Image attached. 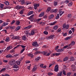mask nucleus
I'll use <instances>...</instances> for the list:
<instances>
[{
	"instance_id": "13",
	"label": "nucleus",
	"mask_w": 76,
	"mask_h": 76,
	"mask_svg": "<svg viewBox=\"0 0 76 76\" xmlns=\"http://www.w3.org/2000/svg\"><path fill=\"white\" fill-rule=\"evenodd\" d=\"M13 68L15 69H18L19 68V66L18 65L15 64L13 66Z\"/></svg>"
},
{
	"instance_id": "52",
	"label": "nucleus",
	"mask_w": 76,
	"mask_h": 76,
	"mask_svg": "<svg viewBox=\"0 0 76 76\" xmlns=\"http://www.w3.org/2000/svg\"><path fill=\"white\" fill-rule=\"evenodd\" d=\"M39 4H36L34 5V7H39Z\"/></svg>"
},
{
	"instance_id": "41",
	"label": "nucleus",
	"mask_w": 76,
	"mask_h": 76,
	"mask_svg": "<svg viewBox=\"0 0 76 76\" xmlns=\"http://www.w3.org/2000/svg\"><path fill=\"white\" fill-rule=\"evenodd\" d=\"M25 3V1H24V0H22L21 1V4H22V5L24 4Z\"/></svg>"
},
{
	"instance_id": "20",
	"label": "nucleus",
	"mask_w": 76,
	"mask_h": 76,
	"mask_svg": "<svg viewBox=\"0 0 76 76\" xmlns=\"http://www.w3.org/2000/svg\"><path fill=\"white\" fill-rule=\"evenodd\" d=\"M70 61H74V60H75V59H74V57L73 56H71L70 57Z\"/></svg>"
},
{
	"instance_id": "3",
	"label": "nucleus",
	"mask_w": 76,
	"mask_h": 76,
	"mask_svg": "<svg viewBox=\"0 0 76 76\" xmlns=\"http://www.w3.org/2000/svg\"><path fill=\"white\" fill-rule=\"evenodd\" d=\"M54 71L56 72L58 71V65H55L54 69Z\"/></svg>"
},
{
	"instance_id": "36",
	"label": "nucleus",
	"mask_w": 76,
	"mask_h": 76,
	"mask_svg": "<svg viewBox=\"0 0 76 76\" xmlns=\"http://www.w3.org/2000/svg\"><path fill=\"white\" fill-rule=\"evenodd\" d=\"M64 13V12L62 11H60L59 12V15L60 16H61Z\"/></svg>"
},
{
	"instance_id": "9",
	"label": "nucleus",
	"mask_w": 76,
	"mask_h": 76,
	"mask_svg": "<svg viewBox=\"0 0 76 76\" xmlns=\"http://www.w3.org/2000/svg\"><path fill=\"white\" fill-rule=\"evenodd\" d=\"M21 59H19L18 61H16V63L18 65H19L21 62Z\"/></svg>"
},
{
	"instance_id": "18",
	"label": "nucleus",
	"mask_w": 76,
	"mask_h": 76,
	"mask_svg": "<svg viewBox=\"0 0 76 76\" xmlns=\"http://www.w3.org/2000/svg\"><path fill=\"white\" fill-rule=\"evenodd\" d=\"M57 22V21H55L54 22H53V23H50L49 24V25L50 26H53L55 25V23H56Z\"/></svg>"
},
{
	"instance_id": "1",
	"label": "nucleus",
	"mask_w": 76,
	"mask_h": 76,
	"mask_svg": "<svg viewBox=\"0 0 76 76\" xmlns=\"http://www.w3.org/2000/svg\"><path fill=\"white\" fill-rule=\"evenodd\" d=\"M32 45L34 47H37L38 46H39V45L38 44V42L37 41L34 42H33L32 44Z\"/></svg>"
},
{
	"instance_id": "43",
	"label": "nucleus",
	"mask_w": 76,
	"mask_h": 76,
	"mask_svg": "<svg viewBox=\"0 0 76 76\" xmlns=\"http://www.w3.org/2000/svg\"><path fill=\"white\" fill-rule=\"evenodd\" d=\"M63 73L64 76L66 75V71H64V70H63Z\"/></svg>"
},
{
	"instance_id": "24",
	"label": "nucleus",
	"mask_w": 76,
	"mask_h": 76,
	"mask_svg": "<svg viewBox=\"0 0 76 76\" xmlns=\"http://www.w3.org/2000/svg\"><path fill=\"white\" fill-rule=\"evenodd\" d=\"M24 10H25V9H24L21 10L20 12H19L20 14V15H22V14H23V11H24Z\"/></svg>"
},
{
	"instance_id": "35",
	"label": "nucleus",
	"mask_w": 76,
	"mask_h": 76,
	"mask_svg": "<svg viewBox=\"0 0 76 76\" xmlns=\"http://www.w3.org/2000/svg\"><path fill=\"white\" fill-rule=\"evenodd\" d=\"M67 16L69 18H70L72 17V14H68Z\"/></svg>"
},
{
	"instance_id": "59",
	"label": "nucleus",
	"mask_w": 76,
	"mask_h": 76,
	"mask_svg": "<svg viewBox=\"0 0 76 76\" xmlns=\"http://www.w3.org/2000/svg\"><path fill=\"white\" fill-rule=\"evenodd\" d=\"M65 3H66V4H67V3H69V1L68 0L65 1Z\"/></svg>"
},
{
	"instance_id": "25",
	"label": "nucleus",
	"mask_w": 76,
	"mask_h": 76,
	"mask_svg": "<svg viewBox=\"0 0 76 76\" xmlns=\"http://www.w3.org/2000/svg\"><path fill=\"white\" fill-rule=\"evenodd\" d=\"M12 57V56L10 54H9L8 55H7L6 56V57L7 58H9L10 57Z\"/></svg>"
},
{
	"instance_id": "2",
	"label": "nucleus",
	"mask_w": 76,
	"mask_h": 76,
	"mask_svg": "<svg viewBox=\"0 0 76 76\" xmlns=\"http://www.w3.org/2000/svg\"><path fill=\"white\" fill-rule=\"evenodd\" d=\"M16 63V61L14 59H13L9 62V64L11 66H13Z\"/></svg>"
},
{
	"instance_id": "45",
	"label": "nucleus",
	"mask_w": 76,
	"mask_h": 76,
	"mask_svg": "<svg viewBox=\"0 0 76 76\" xmlns=\"http://www.w3.org/2000/svg\"><path fill=\"white\" fill-rule=\"evenodd\" d=\"M72 37H67L66 38H65L66 40H67V39H70Z\"/></svg>"
},
{
	"instance_id": "34",
	"label": "nucleus",
	"mask_w": 76,
	"mask_h": 76,
	"mask_svg": "<svg viewBox=\"0 0 76 76\" xmlns=\"http://www.w3.org/2000/svg\"><path fill=\"white\" fill-rule=\"evenodd\" d=\"M6 69L7 68H3L1 69V70L0 71V72H3V71H5V70H6Z\"/></svg>"
},
{
	"instance_id": "14",
	"label": "nucleus",
	"mask_w": 76,
	"mask_h": 76,
	"mask_svg": "<svg viewBox=\"0 0 76 76\" xmlns=\"http://www.w3.org/2000/svg\"><path fill=\"white\" fill-rule=\"evenodd\" d=\"M70 45L68 44L63 47V49H65V48H68V47H70Z\"/></svg>"
},
{
	"instance_id": "64",
	"label": "nucleus",
	"mask_w": 76,
	"mask_h": 76,
	"mask_svg": "<svg viewBox=\"0 0 76 76\" xmlns=\"http://www.w3.org/2000/svg\"><path fill=\"white\" fill-rule=\"evenodd\" d=\"M50 12L51 13H53V12H54V10L53 9H51V10H50Z\"/></svg>"
},
{
	"instance_id": "37",
	"label": "nucleus",
	"mask_w": 76,
	"mask_h": 76,
	"mask_svg": "<svg viewBox=\"0 0 76 76\" xmlns=\"http://www.w3.org/2000/svg\"><path fill=\"white\" fill-rule=\"evenodd\" d=\"M16 9H20V6L19 5H18L16 6L15 7Z\"/></svg>"
},
{
	"instance_id": "50",
	"label": "nucleus",
	"mask_w": 76,
	"mask_h": 76,
	"mask_svg": "<svg viewBox=\"0 0 76 76\" xmlns=\"http://www.w3.org/2000/svg\"><path fill=\"white\" fill-rule=\"evenodd\" d=\"M71 74H72V72H69L67 73V76H70L71 75Z\"/></svg>"
},
{
	"instance_id": "58",
	"label": "nucleus",
	"mask_w": 76,
	"mask_h": 76,
	"mask_svg": "<svg viewBox=\"0 0 76 76\" xmlns=\"http://www.w3.org/2000/svg\"><path fill=\"white\" fill-rule=\"evenodd\" d=\"M21 47L24 49V48H25L26 47V46H25L23 45H21Z\"/></svg>"
},
{
	"instance_id": "40",
	"label": "nucleus",
	"mask_w": 76,
	"mask_h": 76,
	"mask_svg": "<svg viewBox=\"0 0 76 76\" xmlns=\"http://www.w3.org/2000/svg\"><path fill=\"white\" fill-rule=\"evenodd\" d=\"M20 23V21H17L16 23L17 25H19Z\"/></svg>"
},
{
	"instance_id": "27",
	"label": "nucleus",
	"mask_w": 76,
	"mask_h": 76,
	"mask_svg": "<svg viewBox=\"0 0 76 76\" xmlns=\"http://www.w3.org/2000/svg\"><path fill=\"white\" fill-rule=\"evenodd\" d=\"M53 37H54V35H51V36H49L48 37V38H49V39H51V38H53Z\"/></svg>"
},
{
	"instance_id": "12",
	"label": "nucleus",
	"mask_w": 76,
	"mask_h": 76,
	"mask_svg": "<svg viewBox=\"0 0 76 76\" xmlns=\"http://www.w3.org/2000/svg\"><path fill=\"white\" fill-rule=\"evenodd\" d=\"M47 53H48V52L47 51H43L41 52V54H43V55L44 56H45Z\"/></svg>"
},
{
	"instance_id": "55",
	"label": "nucleus",
	"mask_w": 76,
	"mask_h": 76,
	"mask_svg": "<svg viewBox=\"0 0 76 76\" xmlns=\"http://www.w3.org/2000/svg\"><path fill=\"white\" fill-rule=\"evenodd\" d=\"M36 70V68H35V67H34L33 69V72H35Z\"/></svg>"
},
{
	"instance_id": "39",
	"label": "nucleus",
	"mask_w": 76,
	"mask_h": 76,
	"mask_svg": "<svg viewBox=\"0 0 76 76\" xmlns=\"http://www.w3.org/2000/svg\"><path fill=\"white\" fill-rule=\"evenodd\" d=\"M58 28V26H56L54 27V29L55 30H57Z\"/></svg>"
},
{
	"instance_id": "48",
	"label": "nucleus",
	"mask_w": 76,
	"mask_h": 76,
	"mask_svg": "<svg viewBox=\"0 0 76 76\" xmlns=\"http://www.w3.org/2000/svg\"><path fill=\"white\" fill-rule=\"evenodd\" d=\"M54 4L55 6H57V2H56V1L54 2Z\"/></svg>"
},
{
	"instance_id": "17",
	"label": "nucleus",
	"mask_w": 76,
	"mask_h": 76,
	"mask_svg": "<svg viewBox=\"0 0 76 76\" xmlns=\"http://www.w3.org/2000/svg\"><path fill=\"white\" fill-rule=\"evenodd\" d=\"M44 15V12H42L41 14H40L39 15V17L41 18V17H42V16H43Z\"/></svg>"
},
{
	"instance_id": "10",
	"label": "nucleus",
	"mask_w": 76,
	"mask_h": 76,
	"mask_svg": "<svg viewBox=\"0 0 76 76\" xmlns=\"http://www.w3.org/2000/svg\"><path fill=\"white\" fill-rule=\"evenodd\" d=\"M54 17V15H51L49 16V19H53Z\"/></svg>"
},
{
	"instance_id": "49",
	"label": "nucleus",
	"mask_w": 76,
	"mask_h": 76,
	"mask_svg": "<svg viewBox=\"0 0 76 76\" xmlns=\"http://www.w3.org/2000/svg\"><path fill=\"white\" fill-rule=\"evenodd\" d=\"M0 7L1 9H3V7H4V4H1L0 6Z\"/></svg>"
},
{
	"instance_id": "38",
	"label": "nucleus",
	"mask_w": 76,
	"mask_h": 76,
	"mask_svg": "<svg viewBox=\"0 0 76 76\" xmlns=\"http://www.w3.org/2000/svg\"><path fill=\"white\" fill-rule=\"evenodd\" d=\"M10 38L9 37H7L6 38V39L5 40V41H7V42H9V41H10V39H9Z\"/></svg>"
},
{
	"instance_id": "28",
	"label": "nucleus",
	"mask_w": 76,
	"mask_h": 76,
	"mask_svg": "<svg viewBox=\"0 0 76 76\" xmlns=\"http://www.w3.org/2000/svg\"><path fill=\"white\" fill-rule=\"evenodd\" d=\"M11 48H12V46L11 45L7 47V50H9V49H10Z\"/></svg>"
},
{
	"instance_id": "54",
	"label": "nucleus",
	"mask_w": 76,
	"mask_h": 76,
	"mask_svg": "<svg viewBox=\"0 0 76 76\" xmlns=\"http://www.w3.org/2000/svg\"><path fill=\"white\" fill-rule=\"evenodd\" d=\"M15 23V20H13V21L11 22V25H12V24H13V23Z\"/></svg>"
},
{
	"instance_id": "44",
	"label": "nucleus",
	"mask_w": 76,
	"mask_h": 76,
	"mask_svg": "<svg viewBox=\"0 0 76 76\" xmlns=\"http://www.w3.org/2000/svg\"><path fill=\"white\" fill-rule=\"evenodd\" d=\"M39 59H40V57H38L37 58H36L35 60L36 61H38V60H39Z\"/></svg>"
},
{
	"instance_id": "42",
	"label": "nucleus",
	"mask_w": 76,
	"mask_h": 76,
	"mask_svg": "<svg viewBox=\"0 0 76 76\" xmlns=\"http://www.w3.org/2000/svg\"><path fill=\"white\" fill-rule=\"evenodd\" d=\"M44 34L45 35H48V31H45L44 32Z\"/></svg>"
},
{
	"instance_id": "33",
	"label": "nucleus",
	"mask_w": 76,
	"mask_h": 76,
	"mask_svg": "<svg viewBox=\"0 0 76 76\" xmlns=\"http://www.w3.org/2000/svg\"><path fill=\"white\" fill-rule=\"evenodd\" d=\"M59 14H57L56 17V19H59Z\"/></svg>"
},
{
	"instance_id": "21",
	"label": "nucleus",
	"mask_w": 76,
	"mask_h": 76,
	"mask_svg": "<svg viewBox=\"0 0 76 76\" xmlns=\"http://www.w3.org/2000/svg\"><path fill=\"white\" fill-rule=\"evenodd\" d=\"M33 13H34V11H30L28 12V15H32V14H33Z\"/></svg>"
},
{
	"instance_id": "29",
	"label": "nucleus",
	"mask_w": 76,
	"mask_h": 76,
	"mask_svg": "<svg viewBox=\"0 0 76 76\" xmlns=\"http://www.w3.org/2000/svg\"><path fill=\"white\" fill-rule=\"evenodd\" d=\"M48 10L46 11V12H49L51 10V7H49L47 9Z\"/></svg>"
},
{
	"instance_id": "6",
	"label": "nucleus",
	"mask_w": 76,
	"mask_h": 76,
	"mask_svg": "<svg viewBox=\"0 0 76 76\" xmlns=\"http://www.w3.org/2000/svg\"><path fill=\"white\" fill-rule=\"evenodd\" d=\"M35 31L34 30H33L31 31V33L30 35H34L35 34Z\"/></svg>"
},
{
	"instance_id": "61",
	"label": "nucleus",
	"mask_w": 76,
	"mask_h": 76,
	"mask_svg": "<svg viewBox=\"0 0 76 76\" xmlns=\"http://www.w3.org/2000/svg\"><path fill=\"white\" fill-rule=\"evenodd\" d=\"M71 67L72 68H74V69H75V66L74 65H71Z\"/></svg>"
},
{
	"instance_id": "47",
	"label": "nucleus",
	"mask_w": 76,
	"mask_h": 76,
	"mask_svg": "<svg viewBox=\"0 0 76 76\" xmlns=\"http://www.w3.org/2000/svg\"><path fill=\"white\" fill-rule=\"evenodd\" d=\"M53 75V73L51 72H49L48 73V75L49 76H51V75Z\"/></svg>"
},
{
	"instance_id": "31",
	"label": "nucleus",
	"mask_w": 76,
	"mask_h": 76,
	"mask_svg": "<svg viewBox=\"0 0 76 76\" xmlns=\"http://www.w3.org/2000/svg\"><path fill=\"white\" fill-rule=\"evenodd\" d=\"M57 31L58 32H60V33L61 32V28H59L57 30Z\"/></svg>"
},
{
	"instance_id": "32",
	"label": "nucleus",
	"mask_w": 76,
	"mask_h": 76,
	"mask_svg": "<svg viewBox=\"0 0 76 76\" xmlns=\"http://www.w3.org/2000/svg\"><path fill=\"white\" fill-rule=\"evenodd\" d=\"M22 39L23 40H26V37L25 36H23L22 37Z\"/></svg>"
},
{
	"instance_id": "63",
	"label": "nucleus",
	"mask_w": 76,
	"mask_h": 76,
	"mask_svg": "<svg viewBox=\"0 0 76 76\" xmlns=\"http://www.w3.org/2000/svg\"><path fill=\"white\" fill-rule=\"evenodd\" d=\"M54 11L55 13H56L58 11V10L57 9L54 10Z\"/></svg>"
},
{
	"instance_id": "60",
	"label": "nucleus",
	"mask_w": 76,
	"mask_h": 76,
	"mask_svg": "<svg viewBox=\"0 0 76 76\" xmlns=\"http://www.w3.org/2000/svg\"><path fill=\"white\" fill-rule=\"evenodd\" d=\"M67 33H65V34H63V36L64 37H65V36H67Z\"/></svg>"
},
{
	"instance_id": "7",
	"label": "nucleus",
	"mask_w": 76,
	"mask_h": 76,
	"mask_svg": "<svg viewBox=\"0 0 76 76\" xmlns=\"http://www.w3.org/2000/svg\"><path fill=\"white\" fill-rule=\"evenodd\" d=\"M27 55L29 57H31V58H34V55H33V54L31 53H28L27 54Z\"/></svg>"
},
{
	"instance_id": "8",
	"label": "nucleus",
	"mask_w": 76,
	"mask_h": 76,
	"mask_svg": "<svg viewBox=\"0 0 76 76\" xmlns=\"http://www.w3.org/2000/svg\"><path fill=\"white\" fill-rule=\"evenodd\" d=\"M62 74H63V71H61V72H59L57 76H61Z\"/></svg>"
},
{
	"instance_id": "22",
	"label": "nucleus",
	"mask_w": 76,
	"mask_h": 76,
	"mask_svg": "<svg viewBox=\"0 0 76 76\" xmlns=\"http://www.w3.org/2000/svg\"><path fill=\"white\" fill-rule=\"evenodd\" d=\"M34 16H35V15L34 14H33L32 15H31L30 17L28 18V19H31L32 18H33V17H34Z\"/></svg>"
},
{
	"instance_id": "51",
	"label": "nucleus",
	"mask_w": 76,
	"mask_h": 76,
	"mask_svg": "<svg viewBox=\"0 0 76 76\" xmlns=\"http://www.w3.org/2000/svg\"><path fill=\"white\" fill-rule=\"evenodd\" d=\"M25 49L24 48V49H23L22 50H21L20 51V53L22 54V53L23 52V51H25Z\"/></svg>"
},
{
	"instance_id": "53",
	"label": "nucleus",
	"mask_w": 76,
	"mask_h": 76,
	"mask_svg": "<svg viewBox=\"0 0 76 76\" xmlns=\"http://www.w3.org/2000/svg\"><path fill=\"white\" fill-rule=\"evenodd\" d=\"M41 20V18H40V19L39 18L38 20H37V23H38L39 22V21Z\"/></svg>"
},
{
	"instance_id": "11",
	"label": "nucleus",
	"mask_w": 76,
	"mask_h": 76,
	"mask_svg": "<svg viewBox=\"0 0 76 76\" xmlns=\"http://www.w3.org/2000/svg\"><path fill=\"white\" fill-rule=\"evenodd\" d=\"M20 28H21V26H18L17 28L15 29V31H19L20 29Z\"/></svg>"
},
{
	"instance_id": "23",
	"label": "nucleus",
	"mask_w": 76,
	"mask_h": 76,
	"mask_svg": "<svg viewBox=\"0 0 76 76\" xmlns=\"http://www.w3.org/2000/svg\"><path fill=\"white\" fill-rule=\"evenodd\" d=\"M39 53H41V51H38L37 50L36 51L35 53L34 54L36 55L37 54H39Z\"/></svg>"
},
{
	"instance_id": "5",
	"label": "nucleus",
	"mask_w": 76,
	"mask_h": 76,
	"mask_svg": "<svg viewBox=\"0 0 76 76\" xmlns=\"http://www.w3.org/2000/svg\"><path fill=\"white\" fill-rule=\"evenodd\" d=\"M63 27L64 29H67L69 28V26L68 24H67L66 25V24H64L63 25Z\"/></svg>"
},
{
	"instance_id": "62",
	"label": "nucleus",
	"mask_w": 76,
	"mask_h": 76,
	"mask_svg": "<svg viewBox=\"0 0 76 76\" xmlns=\"http://www.w3.org/2000/svg\"><path fill=\"white\" fill-rule=\"evenodd\" d=\"M6 26V23H4L2 24V26Z\"/></svg>"
},
{
	"instance_id": "30",
	"label": "nucleus",
	"mask_w": 76,
	"mask_h": 76,
	"mask_svg": "<svg viewBox=\"0 0 76 76\" xmlns=\"http://www.w3.org/2000/svg\"><path fill=\"white\" fill-rule=\"evenodd\" d=\"M11 9V7L9 6L5 7V8H4L3 9Z\"/></svg>"
},
{
	"instance_id": "56",
	"label": "nucleus",
	"mask_w": 76,
	"mask_h": 76,
	"mask_svg": "<svg viewBox=\"0 0 76 76\" xmlns=\"http://www.w3.org/2000/svg\"><path fill=\"white\" fill-rule=\"evenodd\" d=\"M72 4H73V3H72V2H70L68 6H71Z\"/></svg>"
},
{
	"instance_id": "15",
	"label": "nucleus",
	"mask_w": 76,
	"mask_h": 76,
	"mask_svg": "<svg viewBox=\"0 0 76 76\" xmlns=\"http://www.w3.org/2000/svg\"><path fill=\"white\" fill-rule=\"evenodd\" d=\"M19 36H14L12 37V39H19Z\"/></svg>"
},
{
	"instance_id": "26",
	"label": "nucleus",
	"mask_w": 76,
	"mask_h": 76,
	"mask_svg": "<svg viewBox=\"0 0 76 76\" xmlns=\"http://www.w3.org/2000/svg\"><path fill=\"white\" fill-rule=\"evenodd\" d=\"M4 3L5 4L6 6H8V5H9V3L8 1H6L4 2Z\"/></svg>"
},
{
	"instance_id": "57",
	"label": "nucleus",
	"mask_w": 76,
	"mask_h": 76,
	"mask_svg": "<svg viewBox=\"0 0 76 76\" xmlns=\"http://www.w3.org/2000/svg\"><path fill=\"white\" fill-rule=\"evenodd\" d=\"M30 67H31V65L27 67V69L29 70H30Z\"/></svg>"
},
{
	"instance_id": "46",
	"label": "nucleus",
	"mask_w": 76,
	"mask_h": 76,
	"mask_svg": "<svg viewBox=\"0 0 76 76\" xmlns=\"http://www.w3.org/2000/svg\"><path fill=\"white\" fill-rule=\"evenodd\" d=\"M60 54H61V53H55V55L56 56H59V55H60Z\"/></svg>"
},
{
	"instance_id": "19",
	"label": "nucleus",
	"mask_w": 76,
	"mask_h": 76,
	"mask_svg": "<svg viewBox=\"0 0 76 76\" xmlns=\"http://www.w3.org/2000/svg\"><path fill=\"white\" fill-rule=\"evenodd\" d=\"M25 4L26 5H28V4H31V2L27 1L25 2Z\"/></svg>"
},
{
	"instance_id": "4",
	"label": "nucleus",
	"mask_w": 76,
	"mask_h": 76,
	"mask_svg": "<svg viewBox=\"0 0 76 76\" xmlns=\"http://www.w3.org/2000/svg\"><path fill=\"white\" fill-rule=\"evenodd\" d=\"M75 42H74V41H72L71 44H69V45H70V46H71L70 47H69V48H67V49H69V48H72V45H75Z\"/></svg>"
},
{
	"instance_id": "16",
	"label": "nucleus",
	"mask_w": 76,
	"mask_h": 76,
	"mask_svg": "<svg viewBox=\"0 0 76 76\" xmlns=\"http://www.w3.org/2000/svg\"><path fill=\"white\" fill-rule=\"evenodd\" d=\"M67 60H68V57H65L63 59L64 61H67Z\"/></svg>"
}]
</instances>
